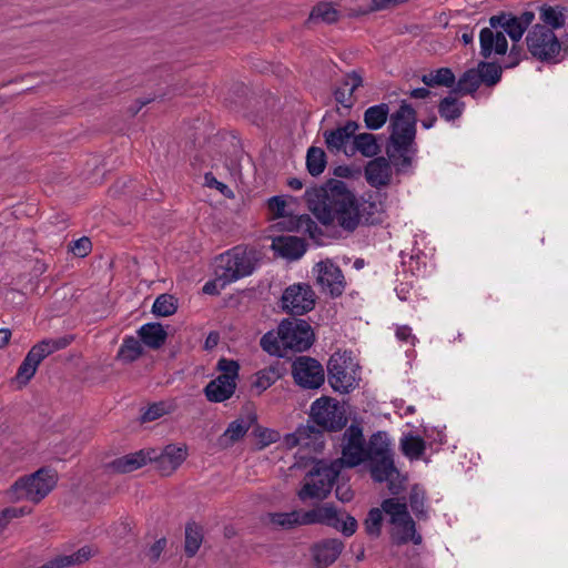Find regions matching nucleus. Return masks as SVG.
Instances as JSON below:
<instances>
[{
  "instance_id": "obj_35",
  "label": "nucleus",
  "mask_w": 568,
  "mask_h": 568,
  "mask_svg": "<svg viewBox=\"0 0 568 568\" xmlns=\"http://www.w3.org/2000/svg\"><path fill=\"white\" fill-rule=\"evenodd\" d=\"M389 116V106L386 103H379L369 106L364 112V123L368 130H378Z\"/></svg>"
},
{
  "instance_id": "obj_25",
  "label": "nucleus",
  "mask_w": 568,
  "mask_h": 568,
  "mask_svg": "<svg viewBox=\"0 0 568 568\" xmlns=\"http://www.w3.org/2000/svg\"><path fill=\"white\" fill-rule=\"evenodd\" d=\"M390 538L392 541L397 545H406L413 542L414 545H420L423 537L416 531L415 521L410 516L408 518L392 523Z\"/></svg>"
},
{
  "instance_id": "obj_10",
  "label": "nucleus",
  "mask_w": 568,
  "mask_h": 568,
  "mask_svg": "<svg viewBox=\"0 0 568 568\" xmlns=\"http://www.w3.org/2000/svg\"><path fill=\"white\" fill-rule=\"evenodd\" d=\"M306 525H325L341 531L344 536L351 537L357 529V520L342 511L333 504L326 503L305 511Z\"/></svg>"
},
{
  "instance_id": "obj_30",
  "label": "nucleus",
  "mask_w": 568,
  "mask_h": 568,
  "mask_svg": "<svg viewBox=\"0 0 568 568\" xmlns=\"http://www.w3.org/2000/svg\"><path fill=\"white\" fill-rule=\"evenodd\" d=\"M138 334L141 341L153 349L162 347L168 337L166 331L160 323H146L139 328Z\"/></svg>"
},
{
  "instance_id": "obj_18",
  "label": "nucleus",
  "mask_w": 568,
  "mask_h": 568,
  "mask_svg": "<svg viewBox=\"0 0 568 568\" xmlns=\"http://www.w3.org/2000/svg\"><path fill=\"white\" fill-rule=\"evenodd\" d=\"M317 267V284L323 293L332 297H338L345 290V280L342 270L334 263L320 262Z\"/></svg>"
},
{
  "instance_id": "obj_23",
  "label": "nucleus",
  "mask_w": 568,
  "mask_h": 568,
  "mask_svg": "<svg viewBox=\"0 0 568 568\" xmlns=\"http://www.w3.org/2000/svg\"><path fill=\"white\" fill-rule=\"evenodd\" d=\"M363 85V78L356 71H352L344 75L341 83L334 90V98L338 104L346 109H351L356 99L354 92Z\"/></svg>"
},
{
  "instance_id": "obj_55",
  "label": "nucleus",
  "mask_w": 568,
  "mask_h": 568,
  "mask_svg": "<svg viewBox=\"0 0 568 568\" xmlns=\"http://www.w3.org/2000/svg\"><path fill=\"white\" fill-rule=\"evenodd\" d=\"M336 498L342 503H348L353 499L354 493L349 485L342 483L338 484L335 490Z\"/></svg>"
},
{
  "instance_id": "obj_3",
  "label": "nucleus",
  "mask_w": 568,
  "mask_h": 568,
  "mask_svg": "<svg viewBox=\"0 0 568 568\" xmlns=\"http://www.w3.org/2000/svg\"><path fill=\"white\" fill-rule=\"evenodd\" d=\"M390 135L386 148V154L392 161L397 173L410 168L417 153L416 139V111L406 101H402L398 110L389 116Z\"/></svg>"
},
{
  "instance_id": "obj_14",
  "label": "nucleus",
  "mask_w": 568,
  "mask_h": 568,
  "mask_svg": "<svg viewBox=\"0 0 568 568\" xmlns=\"http://www.w3.org/2000/svg\"><path fill=\"white\" fill-rule=\"evenodd\" d=\"M281 303L284 312L304 315L314 308L315 293L308 284H293L283 292Z\"/></svg>"
},
{
  "instance_id": "obj_42",
  "label": "nucleus",
  "mask_w": 568,
  "mask_h": 568,
  "mask_svg": "<svg viewBox=\"0 0 568 568\" xmlns=\"http://www.w3.org/2000/svg\"><path fill=\"white\" fill-rule=\"evenodd\" d=\"M465 103L456 98L445 97L438 104V113L446 121H455L460 118L464 112Z\"/></svg>"
},
{
  "instance_id": "obj_49",
  "label": "nucleus",
  "mask_w": 568,
  "mask_h": 568,
  "mask_svg": "<svg viewBox=\"0 0 568 568\" xmlns=\"http://www.w3.org/2000/svg\"><path fill=\"white\" fill-rule=\"evenodd\" d=\"M174 405L168 402H158L151 404L141 415V422L148 423L161 418L164 415L172 413Z\"/></svg>"
},
{
  "instance_id": "obj_26",
  "label": "nucleus",
  "mask_w": 568,
  "mask_h": 568,
  "mask_svg": "<svg viewBox=\"0 0 568 568\" xmlns=\"http://www.w3.org/2000/svg\"><path fill=\"white\" fill-rule=\"evenodd\" d=\"M367 460L369 462V470L373 479L377 483L389 481V490L393 494H397V489L392 483L393 476L398 475V471L394 465L393 455Z\"/></svg>"
},
{
  "instance_id": "obj_11",
  "label": "nucleus",
  "mask_w": 568,
  "mask_h": 568,
  "mask_svg": "<svg viewBox=\"0 0 568 568\" xmlns=\"http://www.w3.org/2000/svg\"><path fill=\"white\" fill-rule=\"evenodd\" d=\"M267 207L273 219H283L278 225L285 231L308 234L312 239L321 233L320 227L310 215H287L285 213L286 202L282 196L276 195L268 199Z\"/></svg>"
},
{
  "instance_id": "obj_32",
  "label": "nucleus",
  "mask_w": 568,
  "mask_h": 568,
  "mask_svg": "<svg viewBox=\"0 0 568 568\" xmlns=\"http://www.w3.org/2000/svg\"><path fill=\"white\" fill-rule=\"evenodd\" d=\"M92 556L89 547H82L77 552L71 555H58L50 559L39 568H65L74 565H80L87 561Z\"/></svg>"
},
{
  "instance_id": "obj_54",
  "label": "nucleus",
  "mask_w": 568,
  "mask_h": 568,
  "mask_svg": "<svg viewBox=\"0 0 568 568\" xmlns=\"http://www.w3.org/2000/svg\"><path fill=\"white\" fill-rule=\"evenodd\" d=\"M204 180H205V184L210 187H215L216 190H219L223 195L227 196V197H232L233 196V192L230 190V187L217 181L216 178L213 175V173L209 172L204 175Z\"/></svg>"
},
{
  "instance_id": "obj_47",
  "label": "nucleus",
  "mask_w": 568,
  "mask_h": 568,
  "mask_svg": "<svg viewBox=\"0 0 568 568\" xmlns=\"http://www.w3.org/2000/svg\"><path fill=\"white\" fill-rule=\"evenodd\" d=\"M382 511L390 517V524L410 516L406 503H402L397 498L385 499L382 503Z\"/></svg>"
},
{
  "instance_id": "obj_40",
  "label": "nucleus",
  "mask_w": 568,
  "mask_h": 568,
  "mask_svg": "<svg viewBox=\"0 0 568 568\" xmlns=\"http://www.w3.org/2000/svg\"><path fill=\"white\" fill-rule=\"evenodd\" d=\"M339 12L328 2H320L316 4L308 17L310 23H334L338 20Z\"/></svg>"
},
{
  "instance_id": "obj_53",
  "label": "nucleus",
  "mask_w": 568,
  "mask_h": 568,
  "mask_svg": "<svg viewBox=\"0 0 568 568\" xmlns=\"http://www.w3.org/2000/svg\"><path fill=\"white\" fill-rule=\"evenodd\" d=\"M92 248V244L89 237L83 236L79 240L72 242L71 251L74 255L84 257L87 256Z\"/></svg>"
},
{
  "instance_id": "obj_38",
  "label": "nucleus",
  "mask_w": 568,
  "mask_h": 568,
  "mask_svg": "<svg viewBox=\"0 0 568 568\" xmlns=\"http://www.w3.org/2000/svg\"><path fill=\"white\" fill-rule=\"evenodd\" d=\"M455 74L449 68H439L422 77V82L426 87L453 88L455 85Z\"/></svg>"
},
{
  "instance_id": "obj_63",
  "label": "nucleus",
  "mask_w": 568,
  "mask_h": 568,
  "mask_svg": "<svg viewBox=\"0 0 568 568\" xmlns=\"http://www.w3.org/2000/svg\"><path fill=\"white\" fill-rule=\"evenodd\" d=\"M287 185L294 190V191H298L303 187V182L302 180L297 179V178H291L288 179L287 181Z\"/></svg>"
},
{
  "instance_id": "obj_44",
  "label": "nucleus",
  "mask_w": 568,
  "mask_h": 568,
  "mask_svg": "<svg viewBox=\"0 0 568 568\" xmlns=\"http://www.w3.org/2000/svg\"><path fill=\"white\" fill-rule=\"evenodd\" d=\"M143 348L139 339L128 336L119 348L118 357L124 363H132L142 355Z\"/></svg>"
},
{
  "instance_id": "obj_64",
  "label": "nucleus",
  "mask_w": 568,
  "mask_h": 568,
  "mask_svg": "<svg viewBox=\"0 0 568 568\" xmlns=\"http://www.w3.org/2000/svg\"><path fill=\"white\" fill-rule=\"evenodd\" d=\"M10 511H4L2 510L0 513V532L7 527V525L9 524V520L7 518V515L6 514H9Z\"/></svg>"
},
{
  "instance_id": "obj_31",
  "label": "nucleus",
  "mask_w": 568,
  "mask_h": 568,
  "mask_svg": "<svg viewBox=\"0 0 568 568\" xmlns=\"http://www.w3.org/2000/svg\"><path fill=\"white\" fill-rule=\"evenodd\" d=\"M267 523L275 528L292 529L297 526H305V511L292 510L290 513H268Z\"/></svg>"
},
{
  "instance_id": "obj_39",
  "label": "nucleus",
  "mask_w": 568,
  "mask_h": 568,
  "mask_svg": "<svg viewBox=\"0 0 568 568\" xmlns=\"http://www.w3.org/2000/svg\"><path fill=\"white\" fill-rule=\"evenodd\" d=\"M203 541L202 528L196 523H187L185 526L184 550L189 558H192L199 551Z\"/></svg>"
},
{
  "instance_id": "obj_57",
  "label": "nucleus",
  "mask_w": 568,
  "mask_h": 568,
  "mask_svg": "<svg viewBox=\"0 0 568 568\" xmlns=\"http://www.w3.org/2000/svg\"><path fill=\"white\" fill-rule=\"evenodd\" d=\"M396 337L399 341L403 342H409L412 341V344H414L415 337L412 334V328L408 326H399L396 329Z\"/></svg>"
},
{
  "instance_id": "obj_24",
  "label": "nucleus",
  "mask_w": 568,
  "mask_h": 568,
  "mask_svg": "<svg viewBox=\"0 0 568 568\" xmlns=\"http://www.w3.org/2000/svg\"><path fill=\"white\" fill-rule=\"evenodd\" d=\"M186 449L168 445L161 454L155 452V458L152 462L163 476L171 475L185 460Z\"/></svg>"
},
{
  "instance_id": "obj_9",
  "label": "nucleus",
  "mask_w": 568,
  "mask_h": 568,
  "mask_svg": "<svg viewBox=\"0 0 568 568\" xmlns=\"http://www.w3.org/2000/svg\"><path fill=\"white\" fill-rule=\"evenodd\" d=\"M216 367L221 374L210 381L203 392L209 402L223 403L235 393L240 365L236 361L223 357L219 359Z\"/></svg>"
},
{
  "instance_id": "obj_36",
  "label": "nucleus",
  "mask_w": 568,
  "mask_h": 568,
  "mask_svg": "<svg viewBox=\"0 0 568 568\" xmlns=\"http://www.w3.org/2000/svg\"><path fill=\"white\" fill-rule=\"evenodd\" d=\"M365 447L367 454L366 460L392 455L386 433L383 432L373 434Z\"/></svg>"
},
{
  "instance_id": "obj_20",
  "label": "nucleus",
  "mask_w": 568,
  "mask_h": 568,
  "mask_svg": "<svg viewBox=\"0 0 568 568\" xmlns=\"http://www.w3.org/2000/svg\"><path fill=\"white\" fill-rule=\"evenodd\" d=\"M359 125L355 121H347L344 125H341L334 130H326L323 133L325 144L331 152H341L349 150L347 143L354 138L355 132Z\"/></svg>"
},
{
  "instance_id": "obj_15",
  "label": "nucleus",
  "mask_w": 568,
  "mask_h": 568,
  "mask_svg": "<svg viewBox=\"0 0 568 568\" xmlns=\"http://www.w3.org/2000/svg\"><path fill=\"white\" fill-rule=\"evenodd\" d=\"M342 457L334 462H341V470L346 467H355L366 460V447L363 430L357 425H351L344 433Z\"/></svg>"
},
{
  "instance_id": "obj_27",
  "label": "nucleus",
  "mask_w": 568,
  "mask_h": 568,
  "mask_svg": "<svg viewBox=\"0 0 568 568\" xmlns=\"http://www.w3.org/2000/svg\"><path fill=\"white\" fill-rule=\"evenodd\" d=\"M343 548L344 545L339 539H326L315 545L314 559L321 568H326L338 558Z\"/></svg>"
},
{
  "instance_id": "obj_61",
  "label": "nucleus",
  "mask_w": 568,
  "mask_h": 568,
  "mask_svg": "<svg viewBox=\"0 0 568 568\" xmlns=\"http://www.w3.org/2000/svg\"><path fill=\"white\" fill-rule=\"evenodd\" d=\"M11 337V332L8 328L0 329V348L6 346Z\"/></svg>"
},
{
  "instance_id": "obj_62",
  "label": "nucleus",
  "mask_w": 568,
  "mask_h": 568,
  "mask_svg": "<svg viewBox=\"0 0 568 568\" xmlns=\"http://www.w3.org/2000/svg\"><path fill=\"white\" fill-rule=\"evenodd\" d=\"M219 342V334L215 332H211L205 341V347L211 348L215 346Z\"/></svg>"
},
{
  "instance_id": "obj_28",
  "label": "nucleus",
  "mask_w": 568,
  "mask_h": 568,
  "mask_svg": "<svg viewBox=\"0 0 568 568\" xmlns=\"http://www.w3.org/2000/svg\"><path fill=\"white\" fill-rule=\"evenodd\" d=\"M273 248L280 253L281 256L297 260L303 256L306 251V245L303 239L292 235L278 236L273 240Z\"/></svg>"
},
{
  "instance_id": "obj_46",
  "label": "nucleus",
  "mask_w": 568,
  "mask_h": 568,
  "mask_svg": "<svg viewBox=\"0 0 568 568\" xmlns=\"http://www.w3.org/2000/svg\"><path fill=\"white\" fill-rule=\"evenodd\" d=\"M477 71L480 74L481 83L487 87L497 84L501 79L503 69L495 62L480 61L477 65Z\"/></svg>"
},
{
  "instance_id": "obj_34",
  "label": "nucleus",
  "mask_w": 568,
  "mask_h": 568,
  "mask_svg": "<svg viewBox=\"0 0 568 568\" xmlns=\"http://www.w3.org/2000/svg\"><path fill=\"white\" fill-rule=\"evenodd\" d=\"M257 416L254 413H250L244 417H240L233 422H231L224 432L223 436L229 438L231 443L237 442L241 439L248 429L256 424Z\"/></svg>"
},
{
  "instance_id": "obj_48",
  "label": "nucleus",
  "mask_w": 568,
  "mask_h": 568,
  "mask_svg": "<svg viewBox=\"0 0 568 568\" xmlns=\"http://www.w3.org/2000/svg\"><path fill=\"white\" fill-rule=\"evenodd\" d=\"M176 298L170 294H161L153 303L152 312L156 316H170L176 312Z\"/></svg>"
},
{
  "instance_id": "obj_4",
  "label": "nucleus",
  "mask_w": 568,
  "mask_h": 568,
  "mask_svg": "<svg viewBox=\"0 0 568 568\" xmlns=\"http://www.w3.org/2000/svg\"><path fill=\"white\" fill-rule=\"evenodd\" d=\"M314 342L312 326L301 318H284L278 327L277 334L268 332L261 338L262 348L271 355L286 357L290 353L304 352Z\"/></svg>"
},
{
  "instance_id": "obj_29",
  "label": "nucleus",
  "mask_w": 568,
  "mask_h": 568,
  "mask_svg": "<svg viewBox=\"0 0 568 568\" xmlns=\"http://www.w3.org/2000/svg\"><path fill=\"white\" fill-rule=\"evenodd\" d=\"M361 153L365 158H374L381 152V145L373 133L354 134L349 150H344L346 155Z\"/></svg>"
},
{
  "instance_id": "obj_12",
  "label": "nucleus",
  "mask_w": 568,
  "mask_h": 568,
  "mask_svg": "<svg viewBox=\"0 0 568 568\" xmlns=\"http://www.w3.org/2000/svg\"><path fill=\"white\" fill-rule=\"evenodd\" d=\"M327 371L328 383L334 390L345 394L357 386L356 365L345 354H333L328 361Z\"/></svg>"
},
{
  "instance_id": "obj_21",
  "label": "nucleus",
  "mask_w": 568,
  "mask_h": 568,
  "mask_svg": "<svg viewBox=\"0 0 568 568\" xmlns=\"http://www.w3.org/2000/svg\"><path fill=\"white\" fill-rule=\"evenodd\" d=\"M155 458V449H141L112 460L109 468L119 474L134 471Z\"/></svg>"
},
{
  "instance_id": "obj_6",
  "label": "nucleus",
  "mask_w": 568,
  "mask_h": 568,
  "mask_svg": "<svg viewBox=\"0 0 568 568\" xmlns=\"http://www.w3.org/2000/svg\"><path fill=\"white\" fill-rule=\"evenodd\" d=\"M58 477L54 470L40 468L37 471L18 478L10 487L9 495L13 500H29L39 504L55 487Z\"/></svg>"
},
{
  "instance_id": "obj_13",
  "label": "nucleus",
  "mask_w": 568,
  "mask_h": 568,
  "mask_svg": "<svg viewBox=\"0 0 568 568\" xmlns=\"http://www.w3.org/2000/svg\"><path fill=\"white\" fill-rule=\"evenodd\" d=\"M528 51L540 61H551L560 53L561 44L551 29L535 24L526 37Z\"/></svg>"
},
{
  "instance_id": "obj_45",
  "label": "nucleus",
  "mask_w": 568,
  "mask_h": 568,
  "mask_svg": "<svg viewBox=\"0 0 568 568\" xmlns=\"http://www.w3.org/2000/svg\"><path fill=\"white\" fill-rule=\"evenodd\" d=\"M306 168L311 175L317 176L326 168V154L321 148L311 146L306 154Z\"/></svg>"
},
{
  "instance_id": "obj_2",
  "label": "nucleus",
  "mask_w": 568,
  "mask_h": 568,
  "mask_svg": "<svg viewBox=\"0 0 568 568\" xmlns=\"http://www.w3.org/2000/svg\"><path fill=\"white\" fill-rule=\"evenodd\" d=\"M310 418L314 425H300L294 433L284 437L287 448L300 446L313 453L324 447V432H339L347 424L344 407L334 398L322 396L314 400L310 409Z\"/></svg>"
},
{
  "instance_id": "obj_51",
  "label": "nucleus",
  "mask_w": 568,
  "mask_h": 568,
  "mask_svg": "<svg viewBox=\"0 0 568 568\" xmlns=\"http://www.w3.org/2000/svg\"><path fill=\"white\" fill-rule=\"evenodd\" d=\"M409 506L413 513L420 519L426 518L425 494L417 488L409 494Z\"/></svg>"
},
{
  "instance_id": "obj_58",
  "label": "nucleus",
  "mask_w": 568,
  "mask_h": 568,
  "mask_svg": "<svg viewBox=\"0 0 568 568\" xmlns=\"http://www.w3.org/2000/svg\"><path fill=\"white\" fill-rule=\"evenodd\" d=\"M220 288L221 287V282L217 281V276L215 275V280L214 281H209L204 284L203 286V292L205 294H219L220 293Z\"/></svg>"
},
{
  "instance_id": "obj_50",
  "label": "nucleus",
  "mask_w": 568,
  "mask_h": 568,
  "mask_svg": "<svg viewBox=\"0 0 568 568\" xmlns=\"http://www.w3.org/2000/svg\"><path fill=\"white\" fill-rule=\"evenodd\" d=\"M383 514L378 508L369 510L365 520V530L369 536L377 537L381 534Z\"/></svg>"
},
{
  "instance_id": "obj_59",
  "label": "nucleus",
  "mask_w": 568,
  "mask_h": 568,
  "mask_svg": "<svg viewBox=\"0 0 568 568\" xmlns=\"http://www.w3.org/2000/svg\"><path fill=\"white\" fill-rule=\"evenodd\" d=\"M4 511H10L9 514H6L7 515V518L8 520L10 521L12 518H18L20 516H23L26 514H29L30 513V509H27L26 507H20V508H17V507H9V508H6L3 509Z\"/></svg>"
},
{
  "instance_id": "obj_17",
  "label": "nucleus",
  "mask_w": 568,
  "mask_h": 568,
  "mask_svg": "<svg viewBox=\"0 0 568 568\" xmlns=\"http://www.w3.org/2000/svg\"><path fill=\"white\" fill-rule=\"evenodd\" d=\"M534 20L535 13L531 11H525L519 16L500 13L490 17L489 24L494 29L501 28L514 42H518Z\"/></svg>"
},
{
  "instance_id": "obj_7",
  "label": "nucleus",
  "mask_w": 568,
  "mask_h": 568,
  "mask_svg": "<svg viewBox=\"0 0 568 568\" xmlns=\"http://www.w3.org/2000/svg\"><path fill=\"white\" fill-rule=\"evenodd\" d=\"M215 275L224 288L242 277L248 276L254 271L252 257L242 246H235L223 254H220L215 261Z\"/></svg>"
},
{
  "instance_id": "obj_22",
  "label": "nucleus",
  "mask_w": 568,
  "mask_h": 568,
  "mask_svg": "<svg viewBox=\"0 0 568 568\" xmlns=\"http://www.w3.org/2000/svg\"><path fill=\"white\" fill-rule=\"evenodd\" d=\"M480 54L489 58L494 54H505L508 49V42L504 31L494 30V28H484L479 33Z\"/></svg>"
},
{
  "instance_id": "obj_43",
  "label": "nucleus",
  "mask_w": 568,
  "mask_h": 568,
  "mask_svg": "<svg viewBox=\"0 0 568 568\" xmlns=\"http://www.w3.org/2000/svg\"><path fill=\"white\" fill-rule=\"evenodd\" d=\"M400 448L409 459H418L425 453L426 444L419 436L406 435L400 439Z\"/></svg>"
},
{
  "instance_id": "obj_37",
  "label": "nucleus",
  "mask_w": 568,
  "mask_h": 568,
  "mask_svg": "<svg viewBox=\"0 0 568 568\" xmlns=\"http://www.w3.org/2000/svg\"><path fill=\"white\" fill-rule=\"evenodd\" d=\"M455 83L456 85L453 88L454 93L462 95L475 93L481 84L480 74L477 69H469Z\"/></svg>"
},
{
  "instance_id": "obj_5",
  "label": "nucleus",
  "mask_w": 568,
  "mask_h": 568,
  "mask_svg": "<svg viewBox=\"0 0 568 568\" xmlns=\"http://www.w3.org/2000/svg\"><path fill=\"white\" fill-rule=\"evenodd\" d=\"M314 465L304 477V483L297 491L300 500L307 499L324 500L331 494L333 485L341 474V462H326L323 459H314Z\"/></svg>"
},
{
  "instance_id": "obj_33",
  "label": "nucleus",
  "mask_w": 568,
  "mask_h": 568,
  "mask_svg": "<svg viewBox=\"0 0 568 568\" xmlns=\"http://www.w3.org/2000/svg\"><path fill=\"white\" fill-rule=\"evenodd\" d=\"M281 377L282 373L278 367H265L254 375V379L251 384L252 389L255 390L257 395H261L263 392L274 385Z\"/></svg>"
},
{
  "instance_id": "obj_41",
  "label": "nucleus",
  "mask_w": 568,
  "mask_h": 568,
  "mask_svg": "<svg viewBox=\"0 0 568 568\" xmlns=\"http://www.w3.org/2000/svg\"><path fill=\"white\" fill-rule=\"evenodd\" d=\"M565 8L544 6L540 8V20L542 24L551 29L562 28L566 23Z\"/></svg>"
},
{
  "instance_id": "obj_19",
  "label": "nucleus",
  "mask_w": 568,
  "mask_h": 568,
  "mask_svg": "<svg viewBox=\"0 0 568 568\" xmlns=\"http://www.w3.org/2000/svg\"><path fill=\"white\" fill-rule=\"evenodd\" d=\"M392 165L388 156H377L368 161L364 168L366 182L375 189L388 186L393 176Z\"/></svg>"
},
{
  "instance_id": "obj_56",
  "label": "nucleus",
  "mask_w": 568,
  "mask_h": 568,
  "mask_svg": "<svg viewBox=\"0 0 568 568\" xmlns=\"http://www.w3.org/2000/svg\"><path fill=\"white\" fill-rule=\"evenodd\" d=\"M165 547H166L165 538H161V539L156 540L149 549V556H150L151 560L156 561L160 558L163 550L165 549Z\"/></svg>"
},
{
  "instance_id": "obj_1",
  "label": "nucleus",
  "mask_w": 568,
  "mask_h": 568,
  "mask_svg": "<svg viewBox=\"0 0 568 568\" xmlns=\"http://www.w3.org/2000/svg\"><path fill=\"white\" fill-rule=\"evenodd\" d=\"M304 196L308 209L324 225L336 222L342 229L352 232L361 222L374 225L382 221L384 204L379 194L369 192L357 201L341 180L332 179L321 186L307 189Z\"/></svg>"
},
{
  "instance_id": "obj_8",
  "label": "nucleus",
  "mask_w": 568,
  "mask_h": 568,
  "mask_svg": "<svg viewBox=\"0 0 568 568\" xmlns=\"http://www.w3.org/2000/svg\"><path fill=\"white\" fill-rule=\"evenodd\" d=\"M72 341V335H65L58 338H45L33 345L20 364L16 378L24 384L28 383L34 376L38 366L44 358L57 351L68 347Z\"/></svg>"
},
{
  "instance_id": "obj_60",
  "label": "nucleus",
  "mask_w": 568,
  "mask_h": 568,
  "mask_svg": "<svg viewBox=\"0 0 568 568\" xmlns=\"http://www.w3.org/2000/svg\"><path fill=\"white\" fill-rule=\"evenodd\" d=\"M408 94L413 99H426L432 94V92L427 88H416L409 91Z\"/></svg>"
},
{
  "instance_id": "obj_16",
  "label": "nucleus",
  "mask_w": 568,
  "mask_h": 568,
  "mask_svg": "<svg viewBox=\"0 0 568 568\" xmlns=\"http://www.w3.org/2000/svg\"><path fill=\"white\" fill-rule=\"evenodd\" d=\"M292 375L297 385L306 389H316L325 381L323 366L307 356L297 357L292 365Z\"/></svg>"
},
{
  "instance_id": "obj_52",
  "label": "nucleus",
  "mask_w": 568,
  "mask_h": 568,
  "mask_svg": "<svg viewBox=\"0 0 568 568\" xmlns=\"http://www.w3.org/2000/svg\"><path fill=\"white\" fill-rule=\"evenodd\" d=\"M255 437L258 438L261 444L260 448H264L275 442L278 440L280 434L276 430L263 428L261 426H256L253 430Z\"/></svg>"
}]
</instances>
